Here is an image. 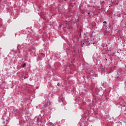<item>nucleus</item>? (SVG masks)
<instances>
[{
    "label": "nucleus",
    "instance_id": "obj_1",
    "mask_svg": "<svg viewBox=\"0 0 126 126\" xmlns=\"http://www.w3.org/2000/svg\"><path fill=\"white\" fill-rule=\"evenodd\" d=\"M86 45L87 46H89V45H90V42H89V41H87Z\"/></svg>",
    "mask_w": 126,
    "mask_h": 126
},
{
    "label": "nucleus",
    "instance_id": "obj_2",
    "mask_svg": "<svg viewBox=\"0 0 126 126\" xmlns=\"http://www.w3.org/2000/svg\"><path fill=\"white\" fill-rule=\"evenodd\" d=\"M26 66V63H25L22 65V67H24Z\"/></svg>",
    "mask_w": 126,
    "mask_h": 126
},
{
    "label": "nucleus",
    "instance_id": "obj_3",
    "mask_svg": "<svg viewBox=\"0 0 126 126\" xmlns=\"http://www.w3.org/2000/svg\"><path fill=\"white\" fill-rule=\"evenodd\" d=\"M26 78H27V77H26V76L24 77V79H26Z\"/></svg>",
    "mask_w": 126,
    "mask_h": 126
},
{
    "label": "nucleus",
    "instance_id": "obj_4",
    "mask_svg": "<svg viewBox=\"0 0 126 126\" xmlns=\"http://www.w3.org/2000/svg\"><path fill=\"white\" fill-rule=\"evenodd\" d=\"M58 86H60V83L57 84Z\"/></svg>",
    "mask_w": 126,
    "mask_h": 126
},
{
    "label": "nucleus",
    "instance_id": "obj_5",
    "mask_svg": "<svg viewBox=\"0 0 126 126\" xmlns=\"http://www.w3.org/2000/svg\"><path fill=\"white\" fill-rule=\"evenodd\" d=\"M103 23H107V22H106V21L103 22Z\"/></svg>",
    "mask_w": 126,
    "mask_h": 126
},
{
    "label": "nucleus",
    "instance_id": "obj_6",
    "mask_svg": "<svg viewBox=\"0 0 126 126\" xmlns=\"http://www.w3.org/2000/svg\"><path fill=\"white\" fill-rule=\"evenodd\" d=\"M88 14H90V13L88 12Z\"/></svg>",
    "mask_w": 126,
    "mask_h": 126
},
{
    "label": "nucleus",
    "instance_id": "obj_7",
    "mask_svg": "<svg viewBox=\"0 0 126 126\" xmlns=\"http://www.w3.org/2000/svg\"><path fill=\"white\" fill-rule=\"evenodd\" d=\"M93 45H94V44H95V42H93Z\"/></svg>",
    "mask_w": 126,
    "mask_h": 126
},
{
    "label": "nucleus",
    "instance_id": "obj_8",
    "mask_svg": "<svg viewBox=\"0 0 126 126\" xmlns=\"http://www.w3.org/2000/svg\"><path fill=\"white\" fill-rule=\"evenodd\" d=\"M118 4H119L118 3H117V5H118Z\"/></svg>",
    "mask_w": 126,
    "mask_h": 126
},
{
    "label": "nucleus",
    "instance_id": "obj_9",
    "mask_svg": "<svg viewBox=\"0 0 126 126\" xmlns=\"http://www.w3.org/2000/svg\"><path fill=\"white\" fill-rule=\"evenodd\" d=\"M66 23V24H67V23Z\"/></svg>",
    "mask_w": 126,
    "mask_h": 126
}]
</instances>
